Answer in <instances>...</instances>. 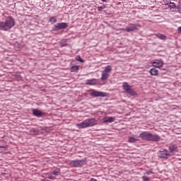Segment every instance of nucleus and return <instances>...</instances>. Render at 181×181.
I'll return each mask as SVG.
<instances>
[{"label": "nucleus", "mask_w": 181, "mask_h": 181, "mask_svg": "<svg viewBox=\"0 0 181 181\" xmlns=\"http://www.w3.org/2000/svg\"><path fill=\"white\" fill-rule=\"evenodd\" d=\"M15 26V20L11 16L6 18L5 21H0V30L6 32Z\"/></svg>", "instance_id": "1"}, {"label": "nucleus", "mask_w": 181, "mask_h": 181, "mask_svg": "<svg viewBox=\"0 0 181 181\" xmlns=\"http://www.w3.org/2000/svg\"><path fill=\"white\" fill-rule=\"evenodd\" d=\"M139 136L144 141H151L152 142H159L160 141V136L153 134L149 132H143L139 134Z\"/></svg>", "instance_id": "2"}, {"label": "nucleus", "mask_w": 181, "mask_h": 181, "mask_svg": "<svg viewBox=\"0 0 181 181\" xmlns=\"http://www.w3.org/2000/svg\"><path fill=\"white\" fill-rule=\"evenodd\" d=\"M76 125L79 129H83L84 128H88L90 127L97 125V120L94 118L86 119L81 123H77Z\"/></svg>", "instance_id": "3"}, {"label": "nucleus", "mask_w": 181, "mask_h": 181, "mask_svg": "<svg viewBox=\"0 0 181 181\" xmlns=\"http://www.w3.org/2000/svg\"><path fill=\"white\" fill-rule=\"evenodd\" d=\"M122 88L124 93L129 95H136V92L128 84V82H124L122 84Z\"/></svg>", "instance_id": "4"}, {"label": "nucleus", "mask_w": 181, "mask_h": 181, "mask_svg": "<svg viewBox=\"0 0 181 181\" xmlns=\"http://www.w3.org/2000/svg\"><path fill=\"white\" fill-rule=\"evenodd\" d=\"M88 93L91 97H107V94L105 92L97 91L94 89H90Z\"/></svg>", "instance_id": "5"}, {"label": "nucleus", "mask_w": 181, "mask_h": 181, "mask_svg": "<svg viewBox=\"0 0 181 181\" xmlns=\"http://www.w3.org/2000/svg\"><path fill=\"white\" fill-rule=\"evenodd\" d=\"M71 166L73 168H81L83 165H86V160H75L70 163Z\"/></svg>", "instance_id": "6"}, {"label": "nucleus", "mask_w": 181, "mask_h": 181, "mask_svg": "<svg viewBox=\"0 0 181 181\" xmlns=\"http://www.w3.org/2000/svg\"><path fill=\"white\" fill-rule=\"evenodd\" d=\"M141 28L139 24H129L127 28H126V32H134V30H138V28Z\"/></svg>", "instance_id": "7"}, {"label": "nucleus", "mask_w": 181, "mask_h": 181, "mask_svg": "<svg viewBox=\"0 0 181 181\" xmlns=\"http://www.w3.org/2000/svg\"><path fill=\"white\" fill-rule=\"evenodd\" d=\"M69 26L67 23H59L55 25V30H60L62 29H66Z\"/></svg>", "instance_id": "8"}, {"label": "nucleus", "mask_w": 181, "mask_h": 181, "mask_svg": "<svg viewBox=\"0 0 181 181\" xmlns=\"http://www.w3.org/2000/svg\"><path fill=\"white\" fill-rule=\"evenodd\" d=\"M158 156L160 158H164L165 159H168V158L170 156V153L168 151V150L165 149L162 151H159Z\"/></svg>", "instance_id": "9"}, {"label": "nucleus", "mask_w": 181, "mask_h": 181, "mask_svg": "<svg viewBox=\"0 0 181 181\" xmlns=\"http://www.w3.org/2000/svg\"><path fill=\"white\" fill-rule=\"evenodd\" d=\"M33 115L34 117L40 118V117H43V115H45V113L37 109H33Z\"/></svg>", "instance_id": "10"}, {"label": "nucleus", "mask_w": 181, "mask_h": 181, "mask_svg": "<svg viewBox=\"0 0 181 181\" xmlns=\"http://www.w3.org/2000/svg\"><path fill=\"white\" fill-rule=\"evenodd\" d=\"M164 63L162 60H156L153 62V66L157 67L158 69H160V67H162L163 66Z\"/></svg>", "instance_id": "11"}, {"label": "nucleus", "mask_w": 181, "mask_h": 181, "mask_svg": "<svg viewBox=\"0 0 181 181\" xmlns=\"http://www.w3.org/2000/svg\"><path fill=\"white\" fill-rule=\"evenodd\" d=\"M169 151H170V153H175V152H177V146L173 144H170Z\"/></svg>", "instance_id": "12"}, {"label": "nucleus", "mask_w": 181, "mask_h": 181, "mask_svg": "<svg viewBox=\"0 0 181 181\" xmlns=\"http://www.w3.org/2000/svg\"><path fill=\"white\" fill-rule=\"evenodd\" d=\"M114 121H115V117H113L103 118L104 124H106V122H114Z\"/></svg>", "instance_id": "13"}, {"label": "nucleus", "mask_w": 181, "mask_h": 181, "mask_svg": "<svg viewBox=\"0 0 181 181\" xmlns=\"http://www.w3.org/2000/svg\"><path fill=\"white\" fill-rule=\"evenodd\" d=\"M88 86H95L97 84V79H89L86 81Z\"/></svg>", "instance_id": "14"}, {"label": "nucleus", "mask_w": 181, "mask_h": 181, "mask_svg": "<svg viewBox=\"0 0 181 181\" xmlns=\"http://www.w3.org/2000/svg\"><path fill=\"white\" fill-rule=\"evenodd\" d=\"M108 77H110V74H107L106 72H102L101 80L102 81H105V80H108Z\"/></svg>", "instance_id": "15"}, {"label": "nucleus", "mask_w": 181, "mask_h": 181, "mask_svg": "<svg viewBox=\"0 0 181 181\" xmlns=\"http://www.w3.org/2000/svg\"><path fill=\"white\" fill-rule=\"evenodd\" d=\"M104 73H107V74H110L111 71H112V67L110 65H107L105 67V69L103 71Z\"/></svg>", "instance_id": "16"}, {"label": "nucleus", "mask_w": 181, "mask_h": 181, "mask_svg": "<svg viewBox=\"0 0 181 181\" xmlns=\"http://www.w3.org/2000/svg\"><path fill=\"white\" fill-rule=\"evenodd\" d=\"M149 73L151 74V76H158L159 71H158V69L156 68H153L150 69Z\"/></svg>", "instance_id": "17"}, {"label": "nucleus", "mask_w": 181, "mask_h": 181, "mask_svg": "<svg viewBox=\"0 0 181 181\" xmlns=\"http://www.w3.org/2000/svg\"><path fill=\"white\" fill-rule=\"evenodd\" d=\"M138 141H139V139L134 136L129 137V142H130V144H135V142H138Z\"/></svg>", "instance_id": "18"}, {"label": "nucleus", "mask_w": 181, "mask_h": 181, "mask_svg": "<svg viewBox=\"0 0 181 181\" xmlns=\"http://www.w3.org/2000/svg\"><path fill=\"white\" fill-rule=\"evenodd\" d=\"M45 176H47L45 177L46 179H49L50 180H54V179H56V177L52 175V173H46Z\"/></svg>", "instance_id": "19"}, {"label": "nucleus", "mask_w": 181, "mask_h": 181, "mask_svg": "<svg viewBox=\"0 0 181 181\" xmlns=\"http://www.w3.org/2000/svg\"><path fill=\"white\" fill-rule=\"evenodd\" d=\"M156 36L157 37H158V39H160L161 40H166V35H163V34H156Z\"/></svg>", "instance_id": "20"}, {"label": "nucleus", "mask_w": 181, "mask_h": 181, "mask_svg": "<svg viewBox=\"0 0 181 181\" xmlns=\"http://www.w3.org/2000/svg\"><path fill=\"white\" fill-rule=\"evenodd\" d=\"M54 176H59L60 175V169H56L51 173Z\"/></svg>", "instance_id": "21"}, {"label": "nucleus", "mask_w": 181, "mask_h": 181, "mask_svg": "<svg viewBox=\"0 0 181 181\" xmlns=\"http://www.w3.org/2000/svg\"><path fill=\"white\" fill-rule=\"evenodd\" d=\"M49 22H50V23H56V22H57V18L54 16H52L49 18Z\"/></svg>", "instance_id": "22"}, {"label": "nucleus", "mask_w": 181, "mask_h": 181, "mask_svg": "<svg viewBox=\"0 0 181 181\" xmlns=\"http://www.w3.org/2000/svg\"><path fill=\"white\" fill-rule=\"evenodd\" d=\"M168 8H170V9H175V8H176V4L173 2H170L168 5Z\"/></svg>", "instance_id": "23"}, {"label": "nucleus", "mask_w": 181, "mask_h": 181, "mask_svg": "<svg viewBox=\"0 0 181 181\" xmlns=\"http://www.w3.org/2000/svg\"><path fill=\"white\" fill-rule=\"evenodd\" d=\"M76 62H81V63H84L83 59H81V57H80L79 55L76 57Z\"/></svg>", "instance_id": "24"}, {"label": "nucleus", "mask_w": 181, "mask_h": 181, "mask_svg": "<svg viewBox=\"0 0 181 181\" xmlns=\"http://www.w3.org/2000/svg\"><path fill=\"white\" fill-rule=\"evenodd\" d=\"M71 71H77L78 70V66H74L71 69Z\"/></svg>", "instance_id": "25"}, {"label": "nucleus", "mask_w": 181, "mask_h": 181, "mask_svg": "<svg viewBox=\"0 0 181 181\" xmlns=\"http://www.w3.org/2000/svg\"><path fill=\"white\" fill-rule=\"evenodd\" d=\"M103 9H105V6H98V11H99V12H101V11H103Z\"/></svg>", "instance_id": "26"}, {"label": "nucleus", "mask_w": 181, "mask_h": 181, "mask_svg": "<svg viewBox=\"0 0 181 181\" xmlns=\"http://www.w3.org/2000/svg\"><path fill=\"white\" fill-rule=\"evenodd\" d=\"M163 2L165 5H170V0H163Z\"/></svg>", "instance_id": "27"}, {"label": "nucleus", "mask_w": 181, "mask_h": 181, "mask_svg": "<svg viewBox=\"0 0 181 181\" xmlns=\"http://www.w3.org/2000/svg\"><path fill=\"white\" fill-rule=\"evenodd\" d=\"M143 181H149V177L143 176L142 177Z\"/></svg>", "instance_id": "28"}, {"label": "nucleus", "mask_w": 181, "mask_h": 181, "mask_svg": "<svg viewBox=\"0 0 181 181\" xmlns=\"http://www.w3.org/2000/svg\"><path fill=\"white\" fill-rule=\"evenodd\" d=\"M145 175H147L148 176H149L150 175H152V172L151 171L146 172Z\"/></svg>", "instance_id": "29"}, {"label": "nucleus", "mask_w": 181, "mask_h": 181, "mask_svg": "<svg viewBox=\"0 0 181 181\" xmlns=\"http://www.w3.org/2000/svg\"><path fill=\"white\" fill-rule=\"evenodd\" d=\"M177 30L180 32V33H181V26L177 28Z\"/></svg>", "instance_id": "30"}, {"label": "nucleus", "mask_w": 181, "mask_h": 181, "mask_svg": "<svg viewBox=\"0 0 181 181\" xmlns=\"http://www.w3.org/2000/svg\"><path fill=\"white\" fill-rule=\"evenodd\" d=\"M103 2H106L107 0H101Z\"/></svg>", "instance_id": "31"}]
</instances>
